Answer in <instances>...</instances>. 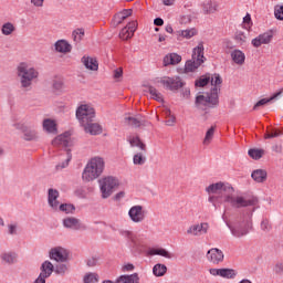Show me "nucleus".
<instances>
[{"mask_svg":"<svg viewBox=\"0 0 283 283\" xmlns=\"http://www.w3.org/2000/svg\"><path fill=\"white\" fill-rule=\"evenodd\" d=\"M206 191L209 193L208 201L213 205L214 209L222 207V205H230L233 209L255 206V199L235 196V189L228 182L211 184L206 188Z\"/></svg>","mask_w":283,"mask_h":283,"instance_id":"f257e3e1","label":"nucleus"},{"mask_svg":"<svg viewBox=\"0 0 283 283\" xmlns=\"http://www.w3.org/2000/svg\"><path fill=\"white\" fill-rule=\"evenodd\" d=\"M211 83L212 88L209 93L198 95L195 101L197 109H213L220 105V90L222 87V77L214 73L211 77L203 75L195 82L196 87H207Z\"/></svg>","mask_w":283,"mask_h":283,"instance_id":"f03ea898","label":"nucleus"},{"mask_svg":"<svg viewBox=\"0 0 283 283\" xmlns=\"http://www.w3.org/2000/svg\"><path fill=\"white\" fill-rule=\"evenodd\" d=\"M15 74L21 92H32L33 83L39 81V70L28 62H21L15 69Z\"/></svg>","mask_w":283,"mask_h":283,"instance_id":"7ed1b4c3","label":"nucleus"},{"mask_svg":"<svg viewBox=\"0 0 283 283\" xmlns=\"http://www.w3.org/2000/svg\"><path fill=\"white\" fill-rule=\"evenodd\" d=\"M105 169V160L101 157H95L90 160V163L84 168L82 174V180L84 182H92V180H96L103 174Z\"/></svg>","mask_w":283,"mask_h":283,"instance_id":"20e7f679","label":"nucleus"},{"mask_svg":"<svg viewBox=\"0 0 283 283\" xmlns=\"http://www.w3.org/2000/svg\"><path fill=\"white\" fill-rule=\"evenodd\" d=\"M205 63V45L199 43L192 51V59L185 64V72H196Z\"/></svg>","mask_w":283,"mask_h":283,"instance_id":"39448f33","label":"nucleus"},{"mask_svg":"<svg viewBox=\"0 0 283 283\" xmlns=\"http://www.w3.org/2000/svg\"><path fill=\"white\" fill-rule=\"evenodd\" d=\"M76 118L81 125L94 123V118H96V111L90 104H82L76 109Z\"/></svg>","mask_w":283,"mask_h":283,"instance_id":"423d86ee","label":"nucleus"},{"mask_svg":"<svg viewBox=\"0 0 283 283\" xmlns=\"http://www.w3.org/2000/svg\"><path fill=\"white\" fill-rule=\"evenodd\" d=\"M118 187V179L114 177H106L99 180V189L102 191V198L106 199L114 193V190Z\"/></svg>","mask_w":283,"mask_h":283,"instance_id":"0eeeda50","label":"nucleus"},{"mask_svg":"<svg viewBox=\"0 0 283 283\" xmlns=\"http://www.w3.org/2000/svg\"><path fill=\"white\" fill-rule=\"evenodd\" d=\"M128 217L135 224H140L142 222H145V218H147V212L145 211V208H143V206L137 205L133 206L128 210Z\"/></svg>","mask_w":283,"mask_h":283,"instance_id":"6e6552de","label":"nucleus"},{"mask_svg":"<svg viewBox=\"0 0 283 283\" xmlns=\"http://www.w3.org/2000/svg\"><path fill=\"white\" fill-rule=\"evenodd\" d=\"M161 85L166 87V90H170V92H178L181 87H185V82L180 78V76L176 77H164L160 81Z\"/></svg>","mask_w":283,"mask_h":283,"instance_id":"1a4fd4ad","label":"nucleus"},{"mask_svg":"<svg viewBox=\"0 0 283 283\" xmlns=\"http://www.w3.org/2000/svg\"><path fill=\"white\" fill-rule=\"evenodd\" d=\"M40 275L38 276V280L34 281V283H45V280L54 273V264L50 261H44L40 268Z\"/></svg>","mask_w":283,"mask_h":283,"instance_id":"9d476101","label":"nucleus"},{"mask_svg":"<svg viewBox=\"0 0 283 283\" xmlns=\"http://www.w3.org/2000/svg\"><path fill=\"white\" fill-rule=\"evenodd\" d=\"M273 41V30H269L264 33L259 34L251 41L253 48H261L262 45H269Z\"/></svg>","mask_w":283,"mask_h":283,"instance_id":"9b49d317","label":"nucleus"},{"mask_svg":"<svg viewBox=\"0 0 283 283\" xmlns=\"http://www.w3.org/2000/svg\"><path fill=\"white\" fill-rule=\"evenodd\" d=\"M210 275L219 276V277H224L226 280H233L235 275H238V272L233 269H210L209 270Z\"/></svg>","mask_w":283,"mask_h":283,"instance_id":"f8f14e48","label":"nucleus"},{"mask_svg":"<svg viewBox=\"0 0 283 283\" xmlns=\"http://www.w3.org/2000/svg\"><path fill=\"white\" fill-rule=\"evenodd\" d=\"M49 258L55 262H67V250L61 247L53 248L49 253Z\"/></svg>","mask_w":283,"mask_h":283,"instance_id":"ddd939ff","label":"nucleus"},{"mask_svg":"<svg viewBox=\"0 0 283 283\" xmlns=\"http://www.w3.org/2000/svg\"><path fill=\"white\" fill-rule=\"evenodd\" d=\"M17 128L20 129V132H22L23 140L30 142V140H36V138H39L36 129L29 127L25 124H18Z\"/></svg>","mask_w":283,"mask_h":283,"instance_id":"4468645a","label":"nucleus"},{"mask_svg":"<svg viewBox=\"0 0 283 283\" xmlns=\"http://www.w3.org/2000/svg\"><path fill=\"white\" fill-rule=\"evenodd\" d=\"M207 259L212 264H220V262H224V252L218 248H212L207 252Z\"/></svg>","mask_w":283,"mask_h":283,"instance_id":"2eb2a0df","label":"nucleus"},{"mask_svg":"<svg viewBox=\"0 0 283 283\" xmlns=\"http://www.w3.org/2000/svg\"><path fill=\"white\" fill-rule=\"evenodd\" d=\"M124 123L135 128L147 127L149 125V122L140 115H137L136 117L127 116L124 118Z\"/></svg>","mask_w":283,"mask_h":283,"instance_id":"dca6fc26","label":"nucleus"},{"mask_svg":"<svg viewBox=\"0 0 283 283\" xmlns=\"http://www.w3.org/2000/svg\"><path fill=\"white\" fill-rule=\"evenodd\" d=\"M209 231V223L203 222L200 224H192L188 228L187 234L188 235H205Z\"/></svg>","mask_w":283,"mask_h":283,"instance_id":"f3484780","label":"nucleus"},{"mask_svg":"<svg viewBox=\"0 0 283 283\" xmlns=\"http://www.w3.org/2000/svg\"><path fill=\"white\" fill-rule=\"evenodd\" d=\"M82 127H84L86 134H91V136H98V134H103V128L101 127V125L93 122L82 124Z\"/></svg>","mask_w":283,"mask_h":283,"instance_id":"a211bd4d","label":"nucleus"},{"mask_svg":"<svg viewBox=\"0 0 283 283\" xmlns=\"http://www.w3.org/2000/svg\"><path fill=\"white\" fill-rule=\"evenodd\" d=\"M53 147H69L70 146V133L59 135L52 140Z\"/></svg>","mask_w":283,"mask_h":283,"instance_id":"6ab92c4d","label":"nucleus"},{"mask_svg":"<svg viewBox=\"0 0 283 283\" xmlns=\"http://www.w3.org/2000/svg\"><path fill=\"white\" fill-rule=\"evenodd\" d=\"M54 48L55 52H60V54H67L72 52V44H70L66 40H57Z\"/></svg>","mask_w":283,"mask_h":283,"instance_id":"aec40b11","label":"nucleus"},{"mask_svg":"<svg viewBox=\"0 0 283 283\" xmlns=\"http://www.w3.org/2000/svg\"><path fill=\"white\" fill-rule=\"evenodd\" d=\"M230 56L233 61V63H235V65H244L245 61H247V55L244 54V52H242L241 50H233L230 53Z\"/></svg>","mask_w":283,"mask_h":283,"instance_id":"412c9836","label":"nucleus"},{"mask_svg":"<svg viewBox=\"0 0 283 283\" xmlns=\"http://www.w3.org/2000/svg\"><path fill=\"white\" fill-rule=\"evenodd\" d=\"M63 224L66 229H73V231H80V229L82 228L81 220L74 217L65 218L63 220Z\"/></svg>","mask_w":283,"mask_h":283,"instance_id":"4be33fe9","label":"nucleus"},{"mask_svg":"<svg viewBox=\"0 0 283 283\" xmlns=\"http://www.w3.org/2000/svg\"><path fill=\"white\" fill-rule=\"evenodd\" d=\"M82 63L86 67V70H91L92 72L98 71V61H96V59L94 57L83 56Z\"/></svg>","mask_w":283,"mask_h":283,"instance_id":"5701e85b","label":"nucleus"},{"mask_svg":"<svg viewBox=\"0 0 283 283\" xmlns=\"http://www.w3.org/2000/svg\"><path fill=\"white\" fill-rule=\"evenodd\" d=\"M59 190L56 189H49V205L52 209H59Z\"/></svg>","mask_w":283,"mask_h":283,"instance_id":"b1692460","label":"nucleus"},{"mask_svg":"<svg viewBox=\"0 0 283 283\" xmlns=\"http://www.w3.org/2000/svg\"><path fill=\"white\" fill-rule=\"evenodd\" d=\"M128 143L130 145V147H138V149H140V151H144V154L147 153V145H145V143H143V140H140V137L138 136H130L128 137Z\"/></svg>","mask_w":283,"mask_h":283,"instance_id":"393cba45","label":"nucleus"},{"mask_svg":"<svg viewBox=\"0 0 283 283\" xmlns=\"http://www.w3.org/2000/svg\"><path fill=\"white\" fill-rule=\"evenodd\" d=\"M182 61V56L178 55L177 53H170L164 57V65H178Z\"/></svg>","mask_w":283,"mask_h":283,"instance_id":"a878e982","label":"nucleus"},{"mask_svg":"<svg viewBox=\"0 0 283 283\" xmlns=\"http://www.w3.org/2000/svg\"><path fill=\"white\" fill-rule=\"evenodd\" d=\"M42 127L44 132H48V134H57L56 122L54 119H44L42 123Z\"/></svg>","mask_w":283,"mask_h":283,"instance_id":"bb28decb","label":"nucleus"},{"mask_svg":"<svg viewBox=\"0 0 283 283\" xmlns=\"http://www.w3.org/2000/svg\"><path fill=\"white\" fill-rule=\"evenodd\" d=\"M266 170L264 169H256L253 170L251 174V178L255 181V182H264L266 181Z\"/></svg>","mask_w":283,"mask_h":283,"instance_id":"cd10ccee","label":"nucleus"},{"mask_svg":"<svg viewBox=\"0 0 283 283\" xmlns=\"http://www.w3.org/2000/svg\"><path fill=\"white\" fill-rule=\"evenodd\" d=\"M19 255L15 252H4L1 254L2 262L6 264H17Z\"/></svg>","mask_w":283,"mask_h":283,"instance_id":"c85d7f7f","label":"nucleus"},{"mask_svg":"<svg viewBox=\"0 0 283 283\" xmlns=\"http://www.w3.org/2000/svg\"><path fill=\"white\" fill-rule=\"evenodd\" d=\"M202 10L205 14H213V12H217L218 10V3L211 0H208L202 3Z\"/></svg>","mask_w":283,"mask_h":283,"instance_id":"c756f323","label":"nucleus"},{"mask_svg":"<svg viewBox=\"0 0 283 283\" xmlns=\"http://www.w3.org/2000/svg\"><path fill=\"white\" fill-rule=\"evenodd\" d=\"M283 88L279 92L274 93L270 98L260 99L254 106L253 109H258V107H262V105H266V103H271V101H275L279 96H282Z\"/></svg>","mask_w":283,"mask_h":283,"instance_id":"7c9ffc66","label":"nucleus"},{"mask_svg":"<svg viewBox=\"0 0 283 283\" xmlns=\"http://www.w3.org/2000/svg\"><path fill=\"white\" fill-rule=\"evenodd\" d=\"M14 32H17V27H14L12 22H6L2 24L1 34H3V36H10L14 34Z\"/></svg>","mask_w":283,"mask_h":283,"instance_id":"2f4dec72","label":"nucleus"},{"mask_svg":"<svg viewBox=\"0 0 283 283\" xmlns=\"http://www.w3.org/2000/svg\"><path fill=\"white\" fill-rule=\"evenodd\" d=\"M228 227L231 230V233L232 235H234V238H244V235L249 234V224L248 227H244V228H233L229 224Z\"/></svg>","mask_w":283,"mask_h":283,"instance_id":"473e14b6","label":"nucleus"},{"mask_svg":"<svg viewBox=\"0 0 283 283\" xmlns=\"http://www.w3.org/2000/svg\"><path fill=\"white\" fill-rule=\"evenodd\" d=\"M139 277L137 273L130 275H122L117 279V283H138Z\"/></svg>","mask_w":283,"mask_h":283,"instance_id":"72a5a7b5","label":"nucleus"},{"mask_svg":"<svg viewBox=\"0 0 283 283\" xmlns=\"http://www.w3.org/2000/svg\"><path fill=\"white\" fill-rule=\"evenodd\" d=\"M132 9H124L122 12L117 13L115 19H117V25H120L125 21V19L132 17Z\"/></svg>","mask_w":283,"mask_h":283,"instance_id":"f704fd0d","label":"nucleus"},{"mask_svg":"<svg viewBox=\"0 0 283 283\" xmlns=\"http://www.w3.org/2000/svg\"><path fill=\"white\" fill-rule=\"evenodd\" d=\"M153 273H154V275H156V277H163V275H165V273H167V265L157 263L153 268Z\"/></svg>","mask_w":283,"mask_h":283,"instance_id":"c9c22d12","label":"nucleus"},{"mask_svg":"<svg viewBox=\"0 0 283 283\" xmlns=\"http://www.w3.org/2000/svg\"><path fill=\"white\" fill-rule=\"evenodd\" d=\"M178 34L179 36H182V39H193V36L198 34V30H196V28L186 29V30L178 31Z\"/></svg>","mask_w":283,"mask_h":283,"instance_id":"e433bc0d","label":"nucleus"},{"mask_svg":"<svg viewBox=\"0 0 283 283\" xmlns=\"http://www.w3.org/2000/svg\"><path fill=\"white\" fill-rule=\"evenodd\" d=\"M264 154H265L264 149H258V148H251L248 151V155L253 160H260V158H262V156H264Z\"/></svg>","mask_w":283,"mask_h":283,"instance_id":"4c0bfd02","label":"nucleus"},{"mask_svg":"<svg viewBox=\"0 0 283 283\" xmlns=\"http://www.w3.org/2000/svg\"><path fill=\"white\" fill-rule=\"evenodd\" d=\"M149 255H161V258H167L171 260L172 255L165 249H153L149 251Z\"/></svg>","mask_w":283,"mask_h":283,"instance_id":"58836bf2","label":"nucleus"},{"mask_svg":"<svg viewBox=\"0 0 283 283\" xmlns=\"http://www.w3.org/2000/svg\"><path fill=\"white\" fill-rule=\"evenodd\" d=\"M247 33L244 31H237L234 34V41L238 43V45H244L247 43Z\"/></svg>","mask_w":283,"mask_h":283,"instance_id":"ea45409f","label":"nucleus"},{"mask_svg":"<svg viewBox=\"0 0 283 283\" xmlns=\"http://www.w3.org/2000/svg\"><path fill=\"white\" fill-rule=\"evenodd\" d=\"M214 134H216V126H211L206 133L203 145H211V140H213Z\"/></svg>","mask_w":283,"mask_h":283,"instance_id":"a19ab883","label":"nucleus"},{"mask_svg":"<svg viewBox=\"0 0 283 283\" xmlns=\"http://www.w3.org/2000/svg\"><path fill=\"white\" fill-rule=\"evenodd\" d=\"M148 92L155 101H158V103H163V94L156 90L154 86H148Z\"/></svg>","mask_w":283,"mask_h":283,"instance_id":"79ce46f5","label":"nucleus"},{"mask_svg":"<svg viewBox=\"0 0 283 283\" xmlns=\"http://www.w3.org/2000/svg\"><path fill=\"white\" fill-rule=\"evenodd\" d=\"M72 36L75 43H81L83 41V36H85V30L76 29L73 31Z\"/></svg>","mask_w":283,"mask_h":283,"instance_id":"37998d69","label":"nucleus"},{"mask_svg":"<svg viewBox=\"0 0 283 283\" xmlns=\"http://www.w3.org/2000/svg\"><path fill=\"white\" fill-rule=\"evenodd\" d=\"M283 132L279 129H272V130H266L264 138L265 140L271 139V138H277L279 136H282Z\"/></svg>","mask_w":283,"mask_h":283,"instance_id":"c03bdc74","label":"nucleus"},{"mask_svg":"<svg viewBox=\"0 0 283 283\" xmlns=\"http://www.w3.org/2000/svg\"><path fill=\"white\" fill-rule=\"evenodd\" d=\"M70 160H72V150L67 149L65 160L62 164L56 165V169H65V167L70 165Z\"/></svg>","mask_w":283,"mask_h":283,"instance_id":"a18cd8bd","label":"nucleus"},{"mask_svg":"<svg viewBox=\"0 0 283 283\" xmlns=\"http://www.w3.org/2000/svg\"><path fill=\"white\" fill-rule=\"evenodd\" d=\"M145 160H146L145 153H137L133 157L134 165H145Z\"/></svg>","mask_w":283,"mask_h":283,"instance_id":"49530a36","label":"nucleus"},{"mask_svg":"<svg viewBox=\"0 0 283 283\" xmlns=\"http://www.w3.org/2000/svg\"><path fill=\"white\" fill-rule=\"evenodd\" d=\"M60 211H63L64 213H74L75 211V207L74 205H70V203H62L59 207Z\"/></svg>","mask_w":283,"mask_h":283,"instance_id":"de8ad7c7","label":"nucleus"},{"mask_svg":"<svg viewBox=\"0 0 283 283\" xmlns=\"http://www.w3.org/2000/svg\"><path fill=\"white\" fill-rule=\"evenodd\" d=\"M134 36V33H132L126 27H124L119 32V39H123V41H127L128 39H132Z\"/></svg>","mask_w":283,"mask_h":283,"instance_id":"09e8293b","label":"nucleus"},{"mask_svg":"<svg viewBox=\"0 0 283 283\" xmlns=\"http://www.w3.org/2000/svg\"><path fill=\"white\" fill-rule=\"evenodd\" d=\"M98 282V274L88 273L84 276V283H96Z\"/></svg>","mask_w":283,"mask_h":283,"instance_id":"8fccbe9b","label":"nucleus"},{"mask_svg":"<svg viewBox=\"0 0 283 283\" xmlns=\"http://www.w3.org/2000/svg\"><path fill=\"white\" fill-rule=\"evenodd\" d=\"M166 116H168V119L166 120V125L168 127H174L176 125V116L171 115V111H166Z\"/></svg>","mask_w":283,"mask_h":283,"instance_id":"3c124183","label":"nucleus"},{"mask_svg":"<svg viewBox=\"0 0 283 283\" xmlns=\"http://www.w3.org/2000/svg\"><path fill=\"white\" fill-rule=\"evenodd\" d=\"M261 229L264 231V233H269L271 229H273L271 221H269V219H263L261 221Z\"/></svg>","mask_w":283,"mask_h":283,"instance_id":"603ef678","label":"nucleus"},{"mask_svg":"<svg viewBox=\"0 0 283 283\" xmlns=\"http://www.w3.org/2000/svg\"><path fill=\"white\" fill-rule=\"evenodd\" d=\"M274 17L279 21H283V4L275 7V9H274Z\"/></svg>","mask_w":283,"mask_h":283,"instance_id":"864d4df0","label":"nucleus"},{"mask_svg":"<svg viewBox=\"0 0 283 283\" xmlns=\"http://www.w3.org/2000/svg\"><path fill=\"white\" fill-rule=\"evenodd\" d=\"M55 273L57 275H65L67 273V265L66 264H59L55 266Z\"/></svg>","mask_w":283,"mask_h":283,"instance_id":"5fc2aeb1","label":"nucleus"},{"mask_svg":"<svg viewBox=\"0 0 283 283\" xmlns=\"http://www.w3.org/2000/svg\"><path fill=\"white\" fill-rule=\"evenodd\" d=\"M113 78L120 81L123 78V67H118L114 71Z\"/></svg>","mask_w":283,"mask_h":283,"instance_id":"6e6d98bb","label":"nucleus"},{"mask_svg":"<svg viewBox=\"0 0 283 283\" xmlns=\"http://www.w3.org/2000/svg\"><path fill=\"white\" fill-rule=\"evenodd\" d=\"M274 273L276 275H283V263L282 262H277L274 265Z\"/></svg>","mask_w":283,"mask_h":283,"instance_id":"4d7b16f0","label":"nucleus"},{"mask_svg":"<svg viewBox=\"0 0 283 283\" xmlns=\"http://www.w3.org/2000/svg\"><path fill=\"white\" fill-rule=\"evenodd\" d=\"M125 28L129 30L132 34H134V32H136V28H138V23H136V21H133L129 22Z\"/></svg>","mask_w":283,"mask_h":283,"instance_id":"13d9d810","label":"nucleus"},{"mask_svg":"<svg viewBox=\"0 0 283 283\" xmlns=\"http://www.w3.org/2000/svg\"><path fill=\"white\" fill-rule=\"evenodd\" d=\"M53 90H56V92H61L63 90V83L61 81H54Z\"/></svg>","mask_w":283,"mask_h":283,"instance_id":"bf43d9fd","label":"nucleus"},{"mask_svg":"<svg viewBox=\"0 0 283 283\" xmlns=\"http://www.w3.org/2000/svg\"><path fill=\"white\" fill-rule=\"evenodd\" d=\"M45 2V0H31V3L35 7V8H43V3Z\"/></svg>","mask_w":283,"mask_h":283,"instance_id":"052dcab7","label":"nucleus"},{"mask_svg":"<svg viewBox=\"0 0 283 283\" xmlns=\"http://www.w3.org/2000/svg\"><path fill=\"white\" fill-rule=\"evenodd\" d=\"M98 264V259L92 258L87 260V266H96Z\"/></svg>","mask_w":283,"mask_h":283,"instance_id":"680f3d73","label":"nucleus"},{"mask_svg":"<svg viewBox=\"0 0 283 283\" xmlns=\"http://www.w3.org/2000/svg\"><path fill=\"white\" fill-rule=\"evenodd\" d=\"M272 151H275V154H282V145H273L272 146Z\"/></svg>","mask_w":283,"mask_h":283,"instance_id":"e2e57ef3","label":"nucleus"},{"mask_svg":"<svg viewBox=\"0 0 283 283\" xmlns=\"http://www.w3.org/2000/svg\"><path fill=\"white\" fill-rule=\"evenodd\" d=\"M154 24L157 27L165 25V20H163V18H156Z\"/></svg>","mask_w":283,"mask_h":283,"instance_id":"0e129e2a","label":"nucleus"},{"mask_svg":"<svg viewBox=\"0 0 283 283\" xmlns=\"http://www.w3.org/2000/svg\"><path fill=\"white\" fill-rule=\"evenodd\" d=\"M9 233H10V235H14V233H17V226L10 224L9 226Z\"/></svg>","mask_w":283,"mask_h":283,"instance_id":"69168bd1","label":"nucleus"},{"mask_svg":"<svg viewBox=\"0 0 283 283\" xmlns=\"http://www.w3.org/2000/svg\"><path fill=\"white\" fill-rule=\"evenodd\" d=\"M122 198H125V191H120L117 195H115V200H120Z\"/></svg>","mask_w":283,"mask_h":283,"instance_id":"338daca9","label":"nucleus"},{"mask_svg":"<svg viewBox=\"0 0 283 283\" xmlns=\"http://www.w3.org/2000/svg\"><path fill=\"white\" fill-rule=\"evenodd\" d=\"M120 234L124 235L125 238L132 239V232L130 231H122Z\"/></svg>","mask_w":283,"mask_h":283,"instance_id":"774afa93","label":"nucleus"}]
</instances>
